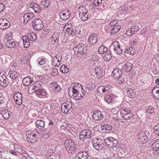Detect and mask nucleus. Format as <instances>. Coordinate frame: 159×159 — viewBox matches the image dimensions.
Instances as JSON below:
<instances>
[{
    "mask_svg": "<svg viewBox=\"0 0 159 159\" xmlns=\"http://www.w3.org/2000/svg\"><path fill=\"white\" fill-rule=\"evenodd\" d=\"M74 55L78 59L85 57L87 55L86 50L85 49L84 44L81 43L78 45L76 47L73 48Z\"/></svg>",
    "mask_w": 159,
    "mask_h": 159,
    "instance_id": "1",
    "label": "nucleus"
},
{
    "mask_svg": "<svg viewBox=\"0 0 159 159\" xmlns=\"http://www.w3.org/2000/svg\"><path fill=\"white\" fill-rule=\"evenodd\" d=\"M78 11L79 12V17L80 19L83 21H85L87 20L88 18L87 14L88 10L85 6H80L78 9Z\"/></svg>",
    "mask_w": 159,
    "mask_h": 159,
    "instance_id": "2",
    "label": "nucleus"
},
{
    "mask_svg": "<svg viewBox=\"0 0 159 159\" xmlns=\"http://www.w3.org/2000/svg\"><path fill=\"white\" fill-rule=\"evenodd\" d=\"M72 88L68 89V94L70 96L71 95L74 97L75 95L77 94L79 91L80 89H81L84 90L83 87L80 84L76 83L74 85L72 86Z\"/></svg>",
    "mask_w": 159,
    "mask_h": 159,
    "instance_id": "3",
    "label": "nucleus"
},
{
    "mask_svg": "<svg viewBox=\"0 0 159 159\" xmlns=\"http://www.w3.org/2000/svg\"><path fill=\"white\" fill-rule=\"evenodd\" d=\"M65 145L66 149L71 152H75L76 150V145L75 143L71 139H67L65 142Z\"/></svg>",
    "mask_w": 159,
    "mask_h": 159,
    "instance_id": "4",
    "label": "nucleus"
},
{
    "mask_svg": "<svg viewBox=\"0 0 159 159\" xmlns=\"http://www.w3.org/2000/svg\"><path fill=\"white\" fill-rule=\"evenodd\" d=\"M92 133L89 130L84 129L80 132V139L82 141H85L89 139L91 137Z\"/></svg>",
    "mask_w": 159,
    "mask_h": 159,
    "instance_id": "5",
    "label": "nucleus"
},
{
    "mask_svg": "<svg viewBox=\"0 0 159 159\" xmlns=\"http://www.w3.org/2000/svg\"><path fill=\"white\" fill-rule=\"evenodd\" d=\"M112 88V86L109 84L100 86L98 88L97 94L99 95H104L111 91Z\"/></svg>",
    "mask_w": 159,
    "mask_h": 159,
    "instance_id": "6",
    "label": "nucleus"
},
{
    "mask_svg": "<svg viewBox=\"0 0 159 159\" xmlns=\"http://www.w3.org/2000/svg\"><path fill=\"white\" fill-rule=\"evenodd\" d=\"M92 143L94 148L98 150L103 149L104 143L103 141L100 139L94 138L92 140Z\"/></svg>",
    "mask_w": 159,
    "mask_h": 159,
    "instance_id": "7",
    "label": "nucleus"
},
{
    "mask_svg": "<svg viewBox=\"0 0 159 159\" xmlns=\"http://www.w3.org/2000/svg\"><path fill=\"white\" fill-rule=\"evenodd\" d=\"M104 142L106 145L109 147H115L117 145V140L112 137H108L104 139Z\"/></svg>",
    "mask_w": 159,
    "mask_h": 159,
    "instance_id": "8",
    "label": "nucleus"
},
{
    "mask_svg": "<svg viewBox=\"0 0 159 159\" xmlns=\"http://www.w3.org/2000/svg\"><path fill=\"white\" fill-rule=\"evenodd\" d=\"M120 113L121 117L125 120H128L133 116L130 110L127 108L121 110Z\"/></svg>",
    "mask_w": 159,
    "mask_h": 159,
    "instance_id": "9",
    "label": "nucleus"
},
{
    "mask_svg": "<svg viewBox=\"0 0 159 159\" xmlns=\"http://www.w3.org/2000/svg\"><path fill=\"white\" fill-rule=\"evenodd\" d=\"M33 29L36 30H41L43 27L42 21L39 19L34 20L32 22Z\"/></svg>",
    "mask_w": 159,
    "mask_h": 159,
    "instance_id": "10",
    "label": "nucleus"
},
{
    "mask_svg": "<svg viewBox=\"0 0 159 159\" xmlns=\"http://www.w3.org/2000/svg\"><path fill=\"white\" fill-rule=\"evenodd\" d=\"M72 104L71 101H67L61 106L62 112L66 113L68 112L72 108Z\"/></svg>",
    "mask_w": 159,
    "mask_h": 159,
    "instance_id": "11",
    "label": "nucleus"
},
{
    "mask_svg": "<svg viewBox=\"0 0 159 159\" xmlns=\"http://www.w3.org/2000/svg\"><path fill=\"white\" fill-rule=\"evenodd\" d=\"M111 48H112L118 55H120L123 52V49L120 47L119 42L117 41L113 43L111 46Z\"/></svg>",
    "mask_w": 159,
    "mask_h": 159,
    "instance_id": "12",
    "label": "nucleus"
},
{
    "mask_svg": "<svg viewBox=\"0 0 159 159\" xmlns=\"http://www.w3.org/2000/svg\"><path fill=\"white\" fill-rule=\"evenodd\" d=\"M98 35L95 34H91L88 39L89 44L93 46L98 41Z\"/></svg>",
    "mask_w": 159,
    "mask_h": 159,
    "instance_id": "13",
    "label": "nucleus"
},
{
    "mask_svg": "<svg viewBox=\"0 0 159 159\" xmlns=\"http://www.w3.org/2000/svg\"><path fill=\"white\" fill-rule=\"evenodd\" d=\"M70 15V11L67 10L62 11L60 13V18L63 20H67Z\"/></svg>",
    "mask_w": 159,
    "mask_h": 159,
    "instance_id": "14",
    "label": "nucleus"
},
{
    "mask_svg": "<svg viewBox=\"0 0 159 159\" xmlns=\"http://www.w3.org/2000/svg\"><path fill=\"white\" fill-rule=\"evenodd\" d=\"M13 97L16 103L18 105H20L22 104V95L20 93H15Z\"/></svg>",
    "mask_w": 159,
    "mask_h": 159,
    "instance_id": "15",
    "label": "nucleus"
},
{
    "mask_svg": "<svg viewBox=\"0 0 159 159\" xmlns=\"http://www.w3.org/2000/svg\"><path fill=\"white\" fill-rule=\"evenodd\" d=\"M103 70L100 66H96L95 68V75L98 79L101 78L102 76Z\"/></svg>",
    "mask_w": 159,
    "mask_h": 159,
    "instance_id": "16",
    "label": "nucleus"
},
{
    "mask_svg": "<svg viewBox=\"0 0 159 159\" xmlns=\"http://www.w3.org/2000/svg\"><path fill=\"white\" fill-rule=\"evenodd\" d=\"M17 43L13 39H7L5 43L6 47L9 48L16 47L17 46Z\"/></svg>",
    "mask_w": 159,
    "mask_h": 159,
    "instance_id": "17",
    "label": "nucleus"
},
{
    "mask_svg": "<svg viewBox=\"0 0 159 159\" xmlns=\"http://www.w3.org/2000/svg\"><path fill=\"white\" fill-rule=\"evenodd\" d=\"M103 115L99 111H94L92 116L93 119L95 120H100L103 119Z\"/></svg>",
    "mask_w": 159,
    "mask_h": 159,
    "instance_id": "18",
    "label": "nucleus"
},
{
    "mask_svg": "<svg viewBox=\"0 0 159 159\" xmlns=\"http://www.w3.org/2000/svg\"><path fill=\"white\" fill-rule=\"evenodd\" d=\"M139 29V27L137 25L133 26L130 29L127 30L126 34L129 35L133 34L138 31Z\"/></svg>",
    "mask_w": 159,
    "mask_h": 159,
    "instance_id": "19",
    "label": "nucleus"
},
{
    "mask_svg": "<svg viewBox=\"0 0 159 159\" xmlns=\"http://www.w3.org/2000/svg\"><path fill=\"white\" fill-rule=\"evenodd\" d=\"M71 24L68 23L64 27L66 29V32L68 34H71L73 33H75V30L71 27Z\"/></svg>",
    "mask_w": 159,
    "mask_h": 159,
    "instance_id": "20",
    "label": "nucleus"
},
{
    "mask_svg": "<svg viewBox=\"0 0 159 159\" xmlns=\"http://www.w3.org/2000/svg\"><path fill=\"white\" fill-rule=\"evenodd\" d=\"M61 57L56 56L52 58V64L56 67H58L60 65Z\"/></svg>",
    "mask_w": 159,
    "mask_h": 159,
    "instance_id": "21",
    "label": "nucleus"
},
{
    "mask_svg": "<svg viewBox=\"0 0 159 159\" xmlns=\"http://www.w3.org/2000/svg\"><path fill=\"white\" fill-rule=\"evenodd\" d=\"M88 157V153L86 151L79 152L76 156V157H78L79 159H87Z\"/></svg>",
    "mask_w": 159,
    "mask_h": 159,
    "instance_id": "22",
    "label": "nucleus"
},
{
    "mask_svg": "<svg viewBox=\"0 0 159 159\" xmlns=\"http://www.w3.org/2000/svg\"><path fill=\"white\" fill-rule=\"evenodd\" d=\"M52 89L55 92H59L61 90L60 86L59 85L55 82H53L50 84Z\"/></svg>",
    "mask_w": 159,
    "mask_h": 159,
    "instance_id": "23",
    "label": "nucleus"
},
{
    "mask_svg": "<svg viewBox=\"0 0 159 159\" xmlns=\"http://www.w3.org/2000/svg\"><path fill=\"white\" fill-rule=\"evenodd\" d=\"M36 93L39 96V97L43 98L46 96L47 92L44 89H37Z\"/></svg>",
    "mask_w": 159,
    "mask_h": 159,
    "instance_id": "24",
    "label": "nucleus"
},
{
    "mask_svg": "<svg viewBox=\"0 0 159 159\" xmlns=\"http://www.w3.org/2000/svg\"><path fill=\"white\" fill-rule=\"evenodd\" d=\"M152 93L154 98L159 100V88L155 86L152 90Z\"/></svg>",
    "mask_w": 159,
    "mask_h": 159,
    "instance_id": "25",
    "label": "nucleus"
},
{
    "mask_svg": "<svg viewBox=\"0 0 159 159\" xmlns=\"http://www.w3.org/2000/svg\"><path fill=\"white\" fill-rule=\"evenodd\" d=\"M33 82V80L30 76H27L24 78L22 80V83L24 85L28 86L30 85Z\"/></svg>",
    "mask_w": 159,
    "mask_h": 159,
    "instance_id": "26",
    "label": "nucleus"
},
{
    "mask_svg": "<svg viewBox=\"0 0 159 159\" xmlns=\"http://www.w3.org/2000/svg\"><path fill=\"white\" fill-rule=\"evenodd\" d=\"M7 77L6 75H0V84L3 87H6L7 85Z\"/></svg>",
    "mask_w": 159,
    "mask_h": 159,
    "instance_id": "27",
    "label": "nucleus"
},
{
    "mask_svg": "<svg viewBox=\"0 0 159 159\" xmlns=\"http://www.w3.org/2000/svg\"><path fill=\"white\" fill-rule=\"evenodd\" d=\"M152 146L153 151H159V140H156L152 142Z\"/></svg>",
    "mask_w": 159,
    "mask_h": 159,
    "instance_id": "28",
    "label": "nucleus"
},
{
    "mask_svg": "<svg viewBox=\"0 0 159 159\" xmlns=\"http://www.w3.org/2000/svg\"><path fill=\"white\" fill-rule=\"evenodd\" d=\"M132 67L133 65L132 63L127 62L123 66L122 69L124 71L128 72L131 70Z\"/></svg>",
    "mask_w": 159,
    "mask_h": 159,
    "instance_id": "29",
    "label": "nucleus"
},
{
    "mask_svg": "<svg viewBox=\"0 0 159 159\" xmlns=\"http://www.w3.org/2000/svg\"><path fill=\"white\" fill-rule=\"evenodd\" d=\"M112 74L113 77L115 78H116L121 76L122 72L118 68H117L113 70Z\"/></svg>",
    "mask_w": 159,
    "mask_h": 159,
    "instance_id": "30",
    "label": "nucleus"
},
{
    "mask_svg": "<svg viewBox=\"0 0 159 159\" xmlns=\"http://www.w3.org/2000/svg\"><path fill=\"white\" fill-rule=\"evenodd\" d=\"M34 17V15L32 13H26L23 16L24 22L26 23L28 20Z\"/></svg>",
    "mask_w": 159,
    "mask_h": 159,
    "instance_id": "31",
    "label": "nucleus"
},
{
    "mask_svg": "<svg viewBox=\"0 0 159 159\" xmlns=\"http://www.w3.org/2000/svg\"><path fill=\"white\" fill-rule=\"evenodd\" d=\"M0 114L2 115L5 119H8L10 118L9 112L7 110H3L0 111Z\"/></svg>",
    "mask_w": 159,
    "mask_h": 159,
    "instance_id": "32",
    "label": "nucleus"
},
{
    "mask_svg": "<svg viewBox=\"0 0 159 159\" xmlns=\"http://www.w3.org/2000/svg\"><path fill=\"white\" fill-rule=\"evenodd\" d=\"M24 46L25 48H27L30 45V40L27 36H23L22 38Z\"/></svg>",
    "mask_w": 159,
    "mask_h": 159,
    "instance_id": "33",
    "label": "nucleus"
},
{
    "mask_svg": "<svg viewBox=\"0 0 159 159\" xmlns=\"http://www.w3.org/2000/svg\"><path fill=\"white\" fill-rule=\"evenodd\" d=\"M35 125L38 128L42 129L45 127V122L42 120H39L35 122Z\"/></svg>",
    "mask_w": 159,
    "mask_h": 159,
    "instance_id": "34",
    "label": "nucleus"
},
{
    "mask_svg": "<svg viewBox=\"0 0 159 159\" xmlns=\"http://www.w3.org/2000/svg\"><path fill=\"white\" fill-rule=\"evenodd\" d=\"M8 74L11 79H15L19 75V74L16 71L13 70L9 71Z\"/></svg>",
    "mask_w": 159,
    "mask_h": 159,
    "instance_id": "35",
    "label": "nucleus"
},
{
    "mask_svg": "<svg viewBox=\"0 0 159 159\" xmlns=\"http://www.w3.org/2000/svg\"><path fill=\"white\" fill-rule=\"evenodd\" d=\"M115 97V96L113 94L111 93L106 96L105 100L107 103H109L113 101Z\"/></svg>",
    "mask_w": 159,
    "mask_h": 159,
    "instance_id": "36",
    "label": "nucleus"
},
{
    "mask_svg": "<svg viewBox=\"0 0 159 159\" xmlns=\"http://www.w3.org/2000/svg\"><path fill=\"white\" fill-rule=\"evenodd\" d=\"M111 29V34H115L118 32L121 28V26L120 25H115L113 26Z\"/></svg>",
    "mask_w": 159,
    "mask_h": 159,
    "instance_id": "37",
    "label": "nucleus"
},
{
    "mask_svg": "<svg viewBox=\"0 0 159 159\" xmlns=\"http://www.w3.org/2000/svg\"><path fill=\"white\" fill-rule=\"evenodd\" d=\"M82 94L79 93H78L76 95H75L74 97H73L76 100H79L81 99V98L85 96V90L84 89V90H81Z\"/></svg>",
    "mask_w": 159,
    "mask_h": 159,
    "instance_id": "38",
    "label": "nucleus"
},
{
    "mask_svg": "<svg viewBox=\"0 0 159 159\" xmlns=\"http://www.w3.org/2000/svg\"><path fill=\"white\" fill-rule=\"evenodd\" d=\"M17 145H14V149L16 151V152L21 154H25V150L21 147H17Z\"/></svg>",
    "mask_w": 159,
    "mask_h": 159,
    "instance_id": "39",
    "label": "nucleus"
},
{
    "mask_svg": "<svg viewBox=\"0 0 159 159\" xmlns=\"http://www.w3.org/2000/svg\"><path fill=\"white\" fill-rule=\"evenodd\" d=\"M127 95L130 98H133L135 95V93L132 89H129L127 91Z\"/></svg>",
    "mask_w": 159,
    "mask_h": 159,
    "instance_id": "40",
    "label": "nucleus"
},
{
    "mask_svg": "<svg viewBox=\"0 0 159 159\" xmlns=\"http://www.w3.org/2000/svg\"><path fill=\"white\" fill-rule=\"evenodd\" d=\"M107 50V47L103 45H102L98 49V52L100 54H103L108 51Z\"/></svg>",
    "mask_w": 159,
    "mask_h": 159,
    "instance_id": "41",
    "label": "nucleus"
},
{
    "mask_svg": "<svg viewBox=\"0 0 159 159\" xmlns=\"http://www.w3.org/2000/svg\"><path fill=\"white\" fill-rule=\"evenodd\" d=\"M135 50L134 47H129V48H127L125 52L126 53H128L130 55H133L134 53Z\"/></svg>",
    "mask_w": 159,
    "mask_h": 159,
    "instance_id": "42",
    "label": "nucleus"
},
{
    "mask_svg": "<svg viewBox=\"0 0 159 159\" xmlns=\"http://www.w3.org/2000/svg\"><path fill=\"white\" fill-rule=\"evenodd\" d=\"M59 34L57 33H55L52 36V42H54L56 43H58Z\"/></svg>",
    "mask_w": 159,
    "mask_h": 159,
    "instance_id": "43",
    "label": "nucleus"
},
{
    "mask_svg": "<svg viewBox=\"0 0 159 159\" xmlns=\"http://www.w3.org/2000/svg\"><path fill=\"white\" fill-rule=\"evenodd\" d=\"M60 70L64 73H68L69 71V69L65 65H62L60 67Z\"/></svg>",
    "mask_w": 159,
    "mask_h": 159,
    "instance_id": "44",
    "label": "nucleus"
},
{
    "mask_svg": "<svg viewBox=\"0 0 159 159\" xmlns=\"http://www.w3.org/2000/svg\"><path fill=\"white\" fill-rule=\"evenodd\" d=\"M102 129L110 130L112 129V126L110 124H105L102 125Z\"/></svg>",
    "mask_w": 159,
    "mask_h": 159,
    "instance_id": "45",
    "label": "nucleus"
},
{
    "mask_svg": "<svg viewBox=\"0 0 159 159\" xmlns=\"http://www.w3.org/2000/svg\"><path fill=\"white\" fill-rule=\"evenodd\" d=\"M33 85L34 86V87H35L36 89H39V88L41 86H42L43 85V82L41 81H37L34 83Z\"/></svg>",
    "mask_w": 159,
    "mask_h": 159,
    "instance_id": "46",
    "label": "nucleus"
},
{
    "mask_svg": "<svg viewBox=\"0 0 159 159\" xmlns=\"http://www.w3.org/2000/svg\"><path fill=\"white\" fill-rule=\"evenodd\" d=\"M34 86L33 84L30 86L29 88L28 89V92L29 94H32L33 93H35L37 90L35 87H34Z\"/></svg>",
    "mask_w": 159,
    "mask_h": 159,
    "instance_id": "47",
    "label": "nucleus"
},
{
    "mask_svg": "<svg viewBox=\"0 0 159 159\" xmlns=\"http://www.w3.org/2000/svg\"><path fill=\"white\" fill-rule=\"evenodd\" d=\"M111 52L108 51L107 52L104 57V59L105 61H108L111 59V56L110 54Z\"/></svg>",
    "mask_w": 159,
    "mask_h": 159,
    "instance_id": "48",
    "label": "nucleus"
},
{
    "mask_svg": "<svg viewBox=\"0 0 159 159\" xmlns=\"http://www.w3.org/2000/svg\"><path fill=\"white\" fill-rule=\"evenodd\" d=\"M30 40L32 41H35L36 39V36L34 33H32L27 36Z\"/></svg>",
    "mask_w": 159,
    "mask_h": 159,
    "instance_id": "49",
    "label": "nucleus"
},
{
    "mask_svg": "<svg viewBox=\"0 0 159 159\" xmlns=\"http://www.w3.org/2000/svg\"><path fill=\"white\" fill-rule=\"evenodd\" d=\"M40 3L44 8H47L50 5L49 0H42Z\"/></svg>",
    "mask_w": 159,
    "mask_h": 159,
    "instance_id": "50",
    "label": "nucleus"
},
{
    "mask_svg": "<svg viewBox=\"0 0 159 159\" xmlns=\"http://www.w3.org/2000/svg\"><path fill=\"white\" fill-rule=\"evenodd\" d=\"M140 136H142L143 137H145L146 138L148 139V137L150 135V133L149 131L147 130H145L144 131L140 132L139 134Z\"/></svg>",
    "mask_w": 159,
    "mask_h": 159,
    "instance_id": "51",
    "label": "nucleus"
},
{
    "mask_svg": "<svg viewBox=\"0 0 159 159\" xmlns=\"http://www.w3.org/2000/svg\"><path fill=\"white\" fill-rule=\"evenodd\" d=\"M139 138L140 142H141L142 143L144 142L146 143L148 140V138L140 136L139 135Z\"/></svg>",
    "mask_w": 159,
    "mask_h": 159,
    "instance_id": "52",
    "label": "nucleus"
},
{
    "mask_svg": "<svg viewBox=\"0 0 159 159\" xmlns=\"http://www.w3.org/2000/svg\"><path fill=\"white\" fill-rule=\"evenodd\" d=\"M26 140L28 142L33 143H36L37 141L36 139L30 138L28 136L26 137Z\"/></svg>",
    "mask_w": 159,
    "mask_h": 159,
    "instance_id": "53",
    "label": "nucleus"
},
{
    "mask_svg": "<svg viewBox=\"0 0 159 159\" xmlns=\"http://www.w3.org/2000/svg\"><path fill=\"white\" fill-rule=\"evenodd\" d=\"M32 9L34 11V12L36 13H37L40 11V9L39 8L38 5L37 4L34 5V7Z\"/></svg>",
    "mask_w": 159,
    "mask_h": 159,
    "instance_id": "54",
    "label": "nucleus"
},
{
    "mask_svg": "<svg viewBox=\"0 0 159 159\" xmlns=\"http://www.w3.org/2000/svg\"><path fill=\"white\" fill-rule=\"evenodd\" d=\"M102 2V0H94L93 3L96 7L99 6Z\"/></svg>",
    "mask_w": 159,
    "mask_h": 159,
    "instance_id": "55",
    "label": "nucleus"
},
{
    "mask_svg": "<svg viewBox=\"0 0 159 159\" xmlns=\"http://www.w3.org/2000/svg\"><path fill=\"white\" fill-rule=\"evenodd\" d=\"M154 131L155 134L157 135L159 133V125H156L154 126Z\"/></svg>",
    "mask_w": 159,
    "mask_h": 159,
    "instance_id": "56",
    "label": "nucleus"
},
{
    "mask_svg": "<svg viewBox=\"0 0 159 159\" xmlns=\"http://www.w3.org/2000/svg\"><path fill=\"white\" fill-rule=\"evenodd\" d=\"M121 76H120L119 77L117 78V82L120 84H122L125 81V80L124 78H122Z\"/></svg>",
    "mask_w": 159,
    "mask_h": 159,
    "instance_id": "57",
    "label": "nucleus"
},
{
    "mask_svg": "<svg viewBox=\"0 0 159 159\" xmlns=\"http://www.w3.org/2000/svg\"><path fill=\"white\" fill-rule=\"evenodd\" d=\"M58 73V70L57 69L54 68L52 70V75L53 76H55L56 75H57Z\"/></svg>",
    "mask_w": 159,
    "mask_h": 159,
    "instance_id": "58",
    "label": "nucleus"
},
{
    "mask_svg": "<svg viewBox=\"0 0 159 159\" xmlns=\"http://www.w3.org/2000/svg\"><path fill=\"white\" fill-rule=\"evenodd\" d=\"M2 25L3 26V29H6L9 27L10 24H8L7 23L2 22Z\"/></svg>",
    "mask_w": 159,
    "mask_h": 159,
    "instance_id": "59",
    "label": "nucleus"
},
{
    "mask_svg": "<svg viewBox=\"0 0 159 159\" xmlns=\"http://www.w3.org/2000/svg\"><path fill=\"white\" fill-rule=\"evenodd\" d=\"M46 61V59L45 58H42L41 60L39 62V64L40 65H43Z\"/></svg>",
    "mask_w": 159,
    "mask_h": 159,
    "instance_id": "60",
    "label": "nucleus"
},
{
    "mask_svg": "<svg viewBox=\"0 0 159 159\" xmlns=\"http://www.w3.org/2000/svg\"><path fill=\"white\" fill-rule=\"evenodd\" d=\"M117 23V21L116 20H113L110 23V25L112 27L114 25L116 24Z\"/></svg>",
    "mask_w": 159,
    "mask_h": 159,
    "instance_id": "61",
    "label": "nucleus"
},
{
    "mask_svg": "<svg viewBox=\"0 0 159 159\" xmlns=\"http://www.w3.org/2000/svg\"><path fill=\"white\" fill-rule=\"evenodd\" d=\"M4 5L2 3H0V12H2L4 9Z\"/></svg>",
    "mask_w": 159,
    "mask_h": 159,
    "instance_id": "62",
    "label": "nucleus"
},
{
    "mask_svg": "<svg viewBox=\"0 0 159 159\" xmlns=\"http://www.w3.org/2000/svg\"><path fill=\"white\" fill-rule=\"evenodd\" d=\"M154 108H149L147 110V111L150 114H152L154 112Z\"/></svg>",
    "mask_w": 159,
    "mask_h": 159,
    "instance_id": "63",
    "label": "nucleus"
},
{
    "mask_svg": "<svg viewBox=\"0 0 159 159\" xmlns=\"http://www.w3.org/2000/svg\"><path fill=\"white\" fill-rule=\"evenodd\" d=\"M47 153V156L48 157H50L52 156L53 155V152L52 150H49L48 151Z\"/></svg>",
    "mask_w": 159,
    "mask_h": 159,
    "instance_id": "64",
    "label": "nucleus"
}]
</instances>
